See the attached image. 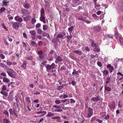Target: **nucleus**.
Segmentation results:
<instances>
[{"instance_id": "nucleus-1", "label": "nucleus", "mask_w": 123, "mask_h": 123, "mask_svg": "<svg viewBox=\"0 0 123 123\" xmlns=\"http://www.w3.org/2000/svg\"><path fill=\"white\" fill-rule=\"evenodd\" d=\"M6 72L8 75L10 77H12L16 74L13 70L9 68L7 69Z\"/></svg>"}, {"instance_id": "nucleus-2", "label": "nucleus", "mask_w": 123, "mask_h": 123, "mask_svg": "<svg viewBox=\"0 0 123 123\" xmlns=\"http://www.w3.org/2000/svg\"><path fill=\"white\" fill-rule=\"evenodd\" d=\"M93 114V110L92 109L90 108H88V112L87 114V118H90L92 116Z\"/></svg>"}, {"instance_id": "nucleus-3", "label": "nucleus", "mask_w": 123, "mask_h": 123, "mask_svg": "<svg viewBox=\"0 0 123 123\" xmlns=\"http://www.w3.org/2000/svg\"><path fill=\"white\" fill-rule=\"evenodd\" d=\"M55 65L54 63H53L51 65H48L46 66V68L47 70V71H48L50 69H53L55 68Z\"/></svg>"}, {"instance_id": "nucleus-4", "label": "nucleus", "mask_w": 123, "mask_h": 123, "mask_svg": "<svg viewBox=\"0 0 123 123\" xmlns=\"http://www.w3.org/2000/svg\"><path fill=\"white\" fill-rule=\"evenodd\" d=\"M12 24L13 28L16 30L18 29L19 27V23H18L12 22Z\"/></svg>"}, {"instance_id": "nucleus-5", "label": "nucleus", "mask_w": 123, "mask_h": 123, "mask_svg": "<svg viewBox=\"0 0 123 123\" xmlns=\"http://www.w3.org/2000/svg\"><path fill=\"white\" fill-rule=\"evenodd\" d=\"M115 103L114 102H112L109 103V106L111 110H112L113 109L115 108Z\"/></svg>"}, {"instance_id": "nucleus-6", "label": "nucleus", "mask_w": 123, "mask_h": 123, "mask_svg": "<svg viewBox=\"0 0 123 123\" xmlns=\"http://www.w3.org/2000/svg\"><path fill=\"white\" fill-rule=\"evenodd\" d=\"M118 6L119 9L123 11V1H119L118 3Z\"/></svg>"}, {"instance_id": "nucleus-7", "label": "nucleus", "mask_w": 123, "mask_h": 123, "mask_svg": "<svg viewBox=\"0 0 123 123\" xmlns=\"http://www.w3.org/2000/svg\"><path fill=\"white\" fill-rule=\"evenodd\" d=\"M14 19L20 23L21 22L23 21L22 18L18 16H17L15 17Z\"/></svg>"}, {"instance_id": "nucleus-8", "label": "nucleus", "mask_w": 123, "mask_h": 123, "mask_svg": "<svg viewBox=\"0 0 123 123\" xmlns=\"http://www.w3.org/2000/svg\"><path fill=\"white\" fill-rule=\"evenodd\" d=\"M101 97L99 96H98L96 97H93L91 98V100L93 101H97L100 100Z\"/></svg>"}, {"instance_id": "nucleus-9", "label": "nucleus", "mask_w": 123, "mask_h": 123, "mask_svg": "<svg viewBox=\"0 0 123 123\" xmlns=\"http://www.w3.org/2000/svg\"><path fill=\"white\" fill-rule=\"evenodd\" d=\"M45 56L44 55H40L38 57H37V60L40 61H42L44 59Z\"/></svg>"}, {"instance_id": "nucleus-10", "label": "nucleus", "mask_w": 123, "mask_h": 123, "mask_svg": "<svg viewBox=\"0 0 123 123\" xmlns=\"http://www.w3.org/2000/svg\"><path fill=\"white\" fill-rule=\"evenodd\" d=\"M21 12L24 15H27L30 14V13L27 10L25 9H22L21 10Z\"/></svg>"}, {"instance_id": "nucleus-11", "label": "nucleus", "mask_w": 123, "mask_h": 123, "mask_svg": "<svg viewBox=\"0 0 123 123\" xmlns=\"http://www.w3.org/2000/svg\"><path fill=\"white\" fill-rule=\"evenodd\" d=\"M62 58L60 56H58L56 58V60L55 61V62L56 63H57L59 62L62 61Z\"/></svg>"}, {"instance_id": "nucleus-12", "label": "nucleus", "mask_w": 123, "mask_h": 123, "mask_svg": "<svg viewBox=\"0 0 123 123\" xmlns=\"http://www.w3.org/2000/svg\"><path fill=\"white\" fill-rule=\"evenodd\" d=\"M44 15L41 16L40 18V20L41 21L43 22L44 23H46V22L45 21V17Z\"/></svg>"}, {"instance_id": "nucleus-13", "label": "nucleus", "mask_w": 123, "mask_h": 123, "mask_svg": "<svg viewBox=\"0 0 123 123\" xmlns=\"http://www.w3.org/2000/svg\"><path fill=\"white\" fill-rule=\"evenodd\" d=\"M86 18V17H83L82 15H80L78 17V19L79 20H82L84 22L85 21V20Z\"/></svg>"}, {"instance_id": "nucleus-14", "label": "nucleus", "mask_w": 123, "mask_h": 123, "mask_svg": "<svg viewBox=\"0 0 123 123\" xmlns=\"http://www.w3.org/2000/svg\"><path fill=\"white\" fill-rule=\"evenodd\" d=\"M106 112H103L100 113V118H104V117L106 115Z\"/></svg>"}, {"instance_id": "nucleus-15", "label": "nucleus", "mask_w": 123, "mask_h": 123, "mask_svg": "<svg viewBox=\"0 0 123 123\" xmlns=\"http://www.w3.org/2000/svg\"><path fill=\"white\" fill-rule=\"evenodd\" d=\"M119 40L121 45H123V39L120 35L119 36Z\"/></svg>"}, {"instance_id": "nucleus-16", "label": "nucleus", "mask_w": 123, "mask_h": 123, "mask_svg": "<svg viewBox=\"0 0 123 123\" xmlns=\"http://www.w3.org/2000/svg\"><path fill=\"white\" fill-rule=\"evenodd\" d=\"M31 18V16H27L24 18V20L25 21H27L29 20Z\"/></svg>"}, {"instance_id": "nucleus-17", "label": "nucleus", "mask_w": 123, "mask_h": 123, "mask_svg": "<svg viewBox=\"0 0 123 123\" xmlns=\"http://www.w3.org/2000/svg\"><path fill=\"white\" fill-rule=\"evenodd\" d=\"M3 5L5 6H8L9 5L8 3H9V2L7 1L6 0H3L2 2Z\"/></svg>"}, {"instance_id": "nucleus-18", "label": "nucleus", "mask_w": 123, "mask_h": 123, "mask_svg": "<svg viewBox=\"0 0 123 123\" xmlns=\"http://www.w3.org/2000/svg\"><path fill=\"white\" fill-rule=\"evenodd\" d=\"M101 27L100 26H97L94 28V30L97 32L99 31L100 30Z\"/></svg>"}, {"instance_id": "nucleus-19", "label": "nucleus", "mask_w": 123, "mask_h": 123, "mask_svg": "<svg viewBox=\"0 0 123 123\" xmlns=\"http://www.w3.org/2000/svg\"><path fill=\"white\" fill-rule=\"evenodd\" d=\"M24 7L25 8L28 9L30 7V4H25L23 5Z\"/></svg>"}, {"instance_id": "nucleus-20", "label": "nucleus", "mask_w": 123, "mask_h": 123, "mask_svg": "<svg viewBox=\"0 0 123 123\" xmlns=\"http://www.w3.org/2000/svg\"><path fill=\"white\" fill-rule=\"evenodd\" d=\"M91 41L92 42L91 43V46L93 47H96L97 45L95 43H94V41L92 40H91Z\"/></svg>"}, {"instance_id": "nucleus-21", "label": "nucleus", "mask_w": 123, "mask_h": 123, "mask_svg": "<svg viewBox=\"0 0 123 123\" xmlns=\"http://www.w3.org/2000/svg\"><path fill=\"white\" fill-rule=\"evenodd\" d=\"M29 33L31 35H33V36H36V31L34 30L30 31Z\"/></svg>"}, {"instance_id": "nucleus-22", "label": "nucleus", "mask_w": 123, "mask_h": 123, "mask_svg": "<svg viewBox=\"0 0 123 123\" xmlns=\"http://www.w3.org/2000/svg\"><path fill=\"white\" fill-rule=\"evenodd\" d=\"M31 92L36 95H37L40 94V92H37V91L35 90H32Z\"/></svg>"}, {"instance_id": "nucleus-23", "label": "nucleus", "mask_w": 123, "mask_h": 123, "mask_svg": "<svg viewBox=\"0 0 123 123\" xmlns=\"http://www.w3.org/2000/svg\"><path fill=\"white\" fill-rule=\"evenodd\" d=\"M3 81L4 82L8 83L9 82L10 80L7 78L4 77L3 79Z\"/></svg>"}, {"instance_id": "nucleus-24", "label": "nucleus", "mask_w": 123, "mask_h": 123, "mask_svg": "<svg viewBox=\"0 0 123 123\" xmlns=\"http://www.w3.org/2000/svg\"><path fill=\"white\" fill-rule=\"evenodd\" d=\"M0 93L2 95H4L6 97L7 96L8 94L7 92L4 91H1L0 92Z\"/></svg>"}, {"instance_id": "nucleus-25", "label": "nucleus", "mask_w": 123, "mask_h": 123, "mask_svg": "<svg viewBox=\"0 0 123 123\" xmlns=\"http://www.w3.org/2000/svg\"><path fill=\"white\" fill-rule=\"evenodd\" d=\"M9 111L10 113L11 114H13V112H14V113L15 114H16L15 112V110L14 109L13 111L12 109L11 108L9 109Z\"/></svg>"}, {"instance_id": "nucleus-26", "label": "nucleus", "mask_w": 123, "mask_h": 123, "mask_svg": "<svg viewBox=\"0 0 123 123\" xmlns=\"http://www.w3.org/2000/svg\"><path fill=\"white\" fill-rule=\"evenodd\" d=\"M74 52L75 53L78 54L79 55H80L82 53V52L79 50H75L74 51Z\"/></svg>"}, {"instance_id": "nucleus-27", "label": "nucleus", "mask_w": 123, "mask_h": 123, "mask_svg": "<svg viewBox=\"0 0 123 123\" xmlns=\"http://www.w3.org/2000/svg\"><path fill=\"white\" fill-rule=\"evenodd\" d=\"M59 40V39H57L56 38V37L55 38H54L52 40V42L54 43H56L57 42H58Z\"/></svg>"}, {"instance_id": "nucleus-28", "label": "nucleus", "mask_w": 123, "mask_h": 123, "mask_svg": "<svg viewBox=\"0 0 123 123\" xmlns=\"http://www.w3.org/2000/svg\"><path fill=\"white\" fill-rule=\"evenodd\" d=\"M110 78L111 77L109 76L106 78V84H108L109 83L110 80Z\"/></svg>"}, {"instance_id": "nucleus-29", "label": "nucleus", "mask_w": 123, "mask_h": 123, "mask_svg": "<svg viewBox=\"0 0 123 123\" xmlns=\"http://www.w3.org/2000/svg\"><path fill=\"white\" fill-rule=\"evenodd\" d=\"M26 59L27 60H32V57L31 55H28L26 57Z\"/></svg>"}, {"instance_id": "nucleus-30", "label": "nucleus", "mask_w": 123, "mask_h": 123, "mask_svg": "<svg viewBox=\"0 0 123 123\" xmlns=\"http://www.w3.org/2000/svg\"><path fill=\"white\" fill-rule=\"evenodd\" d=\"M41 16L44 15V9L43 8H42L41 11Z\"/></svg>"}, {"instance_id": "nucleus-31", "label": "nucleus", "mask_w": 123, "mask_h": 123, "mask_svg": "<svg viewBox=\"0 0 123 123\" xmlns=\"http://www.w3.org/2000/svg\"><path fill=\"white\" fill-rule=\"evenodd\" d=\"M100 50V49L99 48L95 47L94 49V51L96 52H98Z\"/></svg>"}, {"instance_id": "nucleus-32", "label": "nucleus", "mask_w": 123, "mask_h": 123, "mask_svg": "<svg viewBox=\"0 0 123 123\" xmlns=\"http://www.w3.org/2000/svg\"><path fill=\"white\" fill-rule=\"evenodd\" d=\"M48 29V27L46 25H43V30H46Z\"/></svg>"}, {"instance_id": "nucleus-33", "label": "nucleus", "mask_w": 123, "mask_h": 123, "mask_svg": "<svg viewBox=\"0 0 123 123\" xmlns=\"http://www.w3.org/2000/svg\"><path fill=\"white\" fill-rule=\"evenodd\" d=\"M120 35H118V32L117 31H115V33L114 34V36L116 38H117V37L118 36H120Z\"/></svg>"}, {"instance_id": "nucleus-34", "label": "nucleus", "mask_w": 123, "mask_h": 123, "mask_svg": "<svg viewBox=\"0 0 123 123\" xmlns=\"http://www.w3.org/2000/svg\"><path fill=\"white\" fill-rule=\"evenodd\" d=\"M22 43L23 44V46L25 48V49H26V47L27 46V45H28V44L24 42H22Z\"/></svg>"}, {"instance_id": "nucleus-35", "label": "nucleus", "mask_w": 123, "mask_h": 123, "mask_svg": "<svg viewBox=\"0 0 123 123\" xmlns=\"http://www.w3.org/2000/svg\"><path fill=\"white\" fill-rule=\"evenodd\" d=\"M6 63L7 65L9 67L12 64V63L9 60L7 61Z\"/></svg>"}, {"instance_id": "nucleus-36", "label": "nucleus", "mask_w": 123, "mask_h": 123, "mask_svg": "<svg viewBox=\"0 0 123 123\" xmlns=\"http://www.w3.org/2000/svg\"><path fill=\"white\" fill-rule=\"evenodd\" d=\"M31 45L33 46H37V44L36 43L33 41H31Z\"/></svg>"}, {"instance_id": "nucleus-37", "label": "nucleus", "mask_w": 123, "mask_h": 123, "mask_svg": "<svg viewBox=\"0 0 123 123\" xmlns=\"http://www.w3.org/2000/svg\"><path fill=\"white\" fill-rule=\"evenodd\" d=\"M105 90L107 91H110L111 90V87L107 86H105Z\"/></svg>"}, {"instance_id": "nucleus-38", "label": "nucleus", "mask_w": 123, "mask_h": 123, "mask_svg": "<svg viewBox=\"0 0 123 123\" xmlns=\"http://www.w3.org/2000/svg\"><path fill=\"white\" fill-rule=\"evenodd\" d=\"M4 123H9L10 121L6 119H4L3 120Z\"/></svg>"}, {"instance_id": "nucleus-39", "label": "nucleus", "mask_w": 123, "mask_h": 123, "mask_svg": "<svg viewBox=\"0 0 123 123\" xmlns=\"http://www.w3.org/2000/svg\"><path fill=\"white\" fill-rule=\"evenodd\" d=\"M0 66L3 68H6V66L4 64L2 63H0Z\"/></svg>"}, {"instance_id": "nucleus-40", "label": "nucleus", "mask_w": 123, "mask_h": 123, "mask_svg": "<svg viewBox=\"0 0 123 123\" xmlns=\"http://www.w3.org/2000/svg\"><path fill=\"white\" fill-rule=\"evenodd\" d=\"M74 28V27L73 26H71L70 28H68V29L69 31V32H71L73 30V29Z\"/></svg>"}, {"instance_id": "nucleus-41", "label": "nucleus", "mask_w": 123, "mask_h": 123, "mask_svg": "<svg viewBox=\"0 0 123 123\" xmlns=\"http://www.w3.org/2000/svg\"><path fill=\"white\" fill-rule=\"evenodd\" d=\"M37 31L38 33L39 34H41L42 32V30L41 29H37Z\"/></svg>"}, {"instance_id": "nucleus-42", "label": "nucleus", "mask_w": 123, "mask_h": 123, "mask_svg": "<svg viewBox=\"0 0 123 123\" xmlns=\"http://www.w3.org/2000/svg\"><path fill=\"white\" fill-rule=\"evenodd\" d=\"M64 87L63 86H60L57 87V89L58 90H60L61 89Z\"/></svg>"}, {"instance_id": "nucleus-43", "label": "nucleus", "mask_w": 123, "mask_h": 123, "mask_svg": "<svg viewBox=\"0 0 123 123\" xmlns=\"http://www.w3.org/2000/svg\"><path fill=\"white\" fill-rule=\"evenodd\" d=\"M26 63L25 62H24L21 66V67L25 69L26 68Z\"/></svg>"}, {"instance_id": "nucleus-44", "label": "nucleus", "mask_w": 123, "mask_h": 123, "mask_svg": "<svg viewBox=\"0 0 123 123\" xmlns=\"http://www.w3.org/2000/svg\"><path fill=\"white\" fill-rule=\"evenodd\" d=\"M63 37V36L62 34H58L57 35V37H56L57 39H58V38L59 37L60 38H62Z\"/></svg>"}, {"instance_id": "nucleus-45", "label": "nucleus", "mask_w": 123, "mask_h": 123, "mask_svg": "<svg viewBox=\"0 0 123 123\" xmlns=\"http://www.w3.org/2000/svg\"><path fill=\"white\" fill-rule=\"evenodd\" d=\"M36 20L34 18H32L31 19V23L32 24H34L36 22Z\"/></svg>"}, {"instance_id": "nucleus-46", "label": "nucleus", "mask_w": 123, "mask_h": 123, "mask_svg": "<svg viewBox=\"0 0 123 123\" xmlns=\"http://www.w3.org/2000/svg\"><path fill=\"white\" fill-rule=\"evenodd\" d=\"M44 113V115H45L47 113V112L46 111H40L37 112V114H38V113Z\"/></svg>"}, {"instance_id": "nucleus-47", "label": "nucleus", "mask_w": 123, "mask_h": 123, "mask_svg": "<svg viewBox=\"0 0 123 123\" xmlns=\"http://www.w3.org/2000/svg\"><path fill=\"white\" fill-rule=\"evenodd\" d=\"M3 113L6 115L7 117L9 116V114L8 111H6L5 110L3 112Z\"/></svg>"}, {"instance_id": "nucleus-48", "label": "nucleus", "mask_w": 123, "mask_h": 123, "mask_svg": "<svg viewBox=\"0 0 123 123\" xmlns=\"http://www.w3.org/2000/svg\"><path fill=\"white\" fill-rule=\"evenodd\" d=\"M74 71H73L72 73V74L73 75H76L78 74V73L76 71H75L76 70L75 69H74Z\"/></svg>"}, {"instance_id": "nucleus-49", "label": "nucleus", "mask_w": 123, "mask_h": 123, "mask_svg": "<svg viewBox=\"0 0 123 123\" xmlns=\"http://www.w3.org/2000/svg\"><path fill=\"white\" fill-rule=\"evenodd\" d=\"M8 98L9 99V101H12V96H9L8 97Z\"/></svg>"}, {"instance_id": "nucleus-50", "label": "nucleus", "mask_w": 123, "mask_h": 123, "mask_svg": "<svg viewBox=\"0 0 123 123\" xmlns=\"http://www.w3.org/2000/svg\"><path fill=\"white\" fill-rule=\"evenodd\" d=\"M6 8L4 7H2L0 9V13H1L2 12L5 10Z\"/></svg>"}, {"instance_id": "nucleus-51", "label": "nucleus", "mask_w": 123, "mask_h": 123, "mask_svg": "<svg viewBox=\"0 0 123 123\" xmlns=\"http://www.w3.org/2000/svg\"><path fill=\"white\" fill-rule=\"evenodd\" d=\"M41 26V25L40 23H38L36 25V27L37 28H38L40 27Z\"/></svg>"}, {"instance_id": "nucleus-52", "label": "nucleus", "mask_w": 123, "mask_h": 123, "mask_svg": "<svg viewBox=\"0 0 123 123\" xmlns=\"http://www.w3.org/2000/svg\"><path fill=\"white\" fill-rule=\"evenodd\" d=\"M94 5H95V6L94 7L95 8H96V6L97 7H99L100 6V4L98 3H94Z\"/></svg>"}, {"instance_id": "nucleus-53", "label": "nucleus", "mask_w": 123, "mask_h": 123, "mask_svg": "<svg viewBox=\"0 0 123 123\" xmlns=\"http://www.w3.org/2000/svg\"><path fill=\"white\" fill-rule=\"evenodd\" d=\"M7 89V86L5 85L3 86L2 90H6Z\"/></svg>"}, {"instance_id": "nucleus-54", "label": "nucleus", "mask_w": 123, "mask_h": 123, "mask_svg": "<svg viewBox=\"0 0 123 123\" xmlns=\"http://www.w3.org/2000/svg\"><path fill=\"white\" fill-rule=\"evenodd\" d=\"M96 120V117H93L92 118L91 120V122H93L94 121H95Z\"/></svg>"}, {"instance_id": "nucleus-55", "label": "nucleus", "mask_w": 123, "mask_h": 123, "mask_svg": "<svg viewBox=\"0 0 123 123\" xmlns=\"http://www.w3.org/2000/svg\"><path fill=\"white\" fill-rule=\"evenodd\" d=\"M92 16L93 18L95 19L98 17V16L95 14H94L92 15Z\"/></svg>"}, {"instance_id": "nucleus-56", "label": "nucleus", "mask_w": 123, "mask_h": 123, "mask_svg": "<svg viewBox=\"0 0 123 123\" xmlns=\"http://www.w3.org/2000/svg\"><path fill=\"white\" fill-rule=\"evenodd\" d=\"M108 73V72L107 70H105L104 71H103V74L105 75H106Z\"/></svg>"}, {"instance_id": "nucleus-57", "label": "nucleus", "mask_w": 123, "mask_h": 123, "mask_svg": "<svg viewBox=\"0 0 123 123\" xmlns=\"http://www.w3.org/2000/svg\"><path fill=\"white\" fill-rule=\"evenodd\" d=\"M53 107L57 109H60L61 108L60 106L55 105H53Z\"/></svg>"}, {"instance_id": "nucleus-58", "label": "nucleus", "mask_w": 123, "mask_h": 123, "mask_svg": "<svg viewBox=\"0 0 123 123\" xmlns=\"http://www.w3.org/2000/svg\"><path fill=\"white\" fill-rule=\"evenodd\" d=\"M0 57L2 59H4L5 58L4 55L2 54H0Z\"/></svg>"}, {"instance_id": "nucleus-59", "label": "nucleus", "mask_w": 123, "mask_h": 123, "mask_svg": "<svg viewBox=\"0 0 123 123\" xmlns=\"http://www.w3.org/2000/svg\"><path fill=\"white\" fill-rule=\"evenodd\" d=\"M72 37V36L71 35L70 36H67V38L68 40H69Z\"/></svg>"}, {"instance_id": "nucleus-60", "label": "nucleus", "mask_w": 123, "mask_h": 123, "mask_svg": "<svg viewBox=\"0 0 123 123\" xmlns=\"http://www.w3.org/2000/svg\"><path fill=\"white\" fill-rule=\"evenodd\" d=\"M80 119V120H81L82 121H84L85 120V118L84 117H83L82 116H80V117L79 118Z\"/></svg>"}, {"instance_id": "nucleus-61", "label": "nucleus", "mask_w": 123, "mask_h": 123, "mask_svg": "<svg viewBox=\"0 0 123 123\" xmlns=\"http://www.w3.org/2000/svg\"><path fill=\"white\" fill-rule=\"evenodd\" d=\"M85 21H84V22H86L87 24H90L91 22L89 20H87L86 19H85Z\"/></svg>"}, {"instance_id": "nucleus-62", "label": "nucleus", "mask_w": 123, "mask_h": 123, "mask_svg": "<svg viewBox=\"0 0 123 123\" xmlns=\"http://www.w3.org/2000/svg\"><path fill=\"white\" fill-rule=\"evenodd\" d=\"M0 75L3 76H6V74L5 73V72H2L1 74Z\"/></svg>"}, {"instance_id": "nucleus-63", "label": "nucleus", "mask_w": 123, "mask_h": 123, "mask_svg": "<svg viewBox=\"0 0 123 123\" xmlns=\"http://www.w3.org/2000/svg\"><path fill=\"white\" fill-rule=\"evenodd\" d=\"M96 120L99 123H102L103 122L102 120H100L98 119H97Z\"/></svg>"}, {"instance_id": "nucleus-64", "label": "nucleus", "mask_w": 123, "mask_h": 123, "mask_svg": "<svg viewBox=\"0 0 123 123\" xmlns=\"http://www.w3.org/2000/svg\"><path fill=\"white\" fill-rule=\"evenodd\" d=\"M98 65L100 67H101L102 66V64L100 62H98L97 63Z\"/></svg>"}]
</instances>
